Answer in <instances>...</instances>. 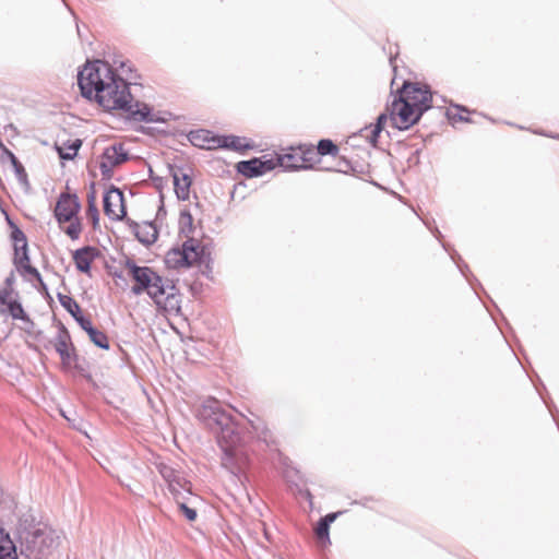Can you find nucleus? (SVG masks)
<instances>
[{
  "mask_svg": "<svg viewBox=\"0 0 559 559\" xmlns=\"http://www.w3.org/2000/svg\"><path fill=\"white\" fill-rule=\"evenodd\" d=\"M177 501H178L179 508L182 511L183 515L189 521H194L195 518H197V511L194 509H192V508H189L186 503L180 502L179 500H177Z\"/></svg>",
  "mask_w": 559,
  "mask_h": 559,
  "instance_id": "obj_33",
  "label": "nucleus"
},
{
  "mask_svg": "<svg viewBox=\"0 0 559 559\" xmlns=\"http://www.w3.org/2000/svg\"><path fill=\"white\" fill-rule=\"evenodd\" d=\"M55 349L60 355L63 362L71 360L72 344L68 331L61 328L55 338Z\"/></svg>",
  "mask_w": 559,
  "mask_h": 559,
  "instance_id": "obj_16",
  "label": "nucleus"
},
{
  "mask_svg": "<svg viewBox=\"0 0 559 559\" xmlns=\"http://www.w3.org/2000/svg\"><path fill=\"white\" fill-rule=\"evenodd\" d=\"M11 293L12 292L10 289H3L0 292V314L7 313L5 305L9 297L11 296Z\"/></svg>",
  "mask_w": 559,
  "mask_h": 559,
  "instance_id": "obj_34",
  "label": "nucleus"
},
{
  "mask_svg": "<svg viewBox=\"0 0 559 559\" xmlns=\"http://www.w3.org/2000/svg\"><path fill=\"white\" fill-rule=\"evenodd\" d=\"M198 416L216 433L217 443L223 453L222 466L235 477L240 478V474L247 465L248 455L240 443V436L231 416L222 408L215 399L204 401Z\"/></svg>",
  "mask_w": 559,
  "mask_h": 559,
  "instance_id": "obj_2",
  "label": "nucleus"
},
{
  "mask_svg": "<svg viewBox=\"0 0 559 559\" xmlns=\"http://www.w3.org/2000/svg\"><path fill=\"white\" fill-rule=\"evenodd\" d=\"M400 97L421 115L431 107V92L418 83H404Z\"/></svg>",
  "mask_w": 559,
  "mask_h": 559,
  "instance_id": "obj_9",
  "label": "nucleus"
},
{
  "mask_svg": "<svg viewBox=\"0 0 559 559\" xmlns=\"http://www.w3.org/2000/svg\"><path fill=\"white\" fill-rule=\"evenodd\" d=\"M81 145H82V141L79 139H75L73 141H68V142L61 143V144L57 143L56 148H57L59 157L61 159L71 160L76 156L78 151L81 147Z\"/></svg>",
  "mask_w": 559,
  "mask_h": 559,
  "instance_id": "obj_19",
  "label": "nucleus"
},
{
  "mask_svg": "<svg viewBox=\"0 0 559 559\" xmlns=\"http://www.w3.org/2000/svg\"><path fill=\"white\" fill-rule=\"evenodd\" d=\"M58 299L61 304V306L68 311L70 312L73 318L76 316V314H80L81 313V308L79 306V304L70 296L68 295H61L59 294L58 295Z\"/></svg>",
  "mask_w": 559,
  "mask_h": 559,
  "instance_id": "obj_26",
  "label": "nucleus"
},
{
  "mask_svg": "<svg viewBox=\"0 0 559 559\" xmlns=\"http://www.w3.org/2000/svg\"><path fill=\"white\" fill-rule=\"evenodd\" d=\"M0 559H21L17 543L3 528H0Z\"/></svg>",
  "mask_w": 559,
  "mask_h": 559,
  "instance_id": "obj_17",
  "label": "nucleus"
},
{
  "mask_svg": "<svg viewBox=\"0 0 559 559\" xmlns=\"http://www.w3.org/2000/svg\"><path fill=\"white\" fill-rule=\"evenodd\" d=\"M12 238L14 240V252L15 255H20V245L21 249H23V259H25L27 262L29 261L28 254H27V241L24 233L20 229H15L12 233Z\"/></svg>",
  "mask_w": 559,
  "mask_h": 559,
  "instance_id": "obj_23",
  "label": "nucleus"
},
{
  "mask_svg": "<svg viewBox=\"0 0 559 559\" xmlns=\"http://www.w3.org/2000/svg\"><path fill=\"white\" fill-rule=\"evenodd\" d=\"M74 319L86 333L94 329L92 322L88 319H85L83 316H81V313L76 314Z\"/></svg>",
  "mask_w": 559,
  "mask_h": 559,
  "instance_id": "obj_35",
  "label": "nucleus"
},
{
  "mask_svg": "<svg viewBox=\"0 0 559 559\" xmlns=\"http://www.w3.org/2000/svg\"><path fill=\"white\" fill-rule=\"evenodd\" d=\"M86 216L91 221L94 229L98 228L99 225V212L95 203L94 193H91L87 198Z\"/></svg>",
  "mask_w": 559,
  "mask_h": 559,
  "instance_id": "obj_24",
  "label": "nucleus"
},
{
  "mask_svg": "<svg viewBox=\"0 0 559 559\" xmlns=\"http://www.w3.org/2000/svg\"><path fill=\"white\" fill-rule=\"evenodd\" d=\"M278 164L284 169L304 168V159L294 154H284L278 156Z\"/></svg>",
  "mask_w": 559,
  "mask_h": 559,
  "instance_id": "obj_22",
  "label": "nucleus"
},
{
  "mask_svg": "<svg viewBox=\"0 0 559 559\" xmlns=\"http://www.w3.org/2000/svg\"><path fill=\"white\" fill-rule=\"evenodd\" d=\"M114 66L116 67V69H119L121 71V74H126L128 71L131 70L124 61L114 60Z\"/></svg>",
  "mask_w": 559,
  "mask_h": 559,
  "instance_id": "obj_36",
  "label": "nucleus"
},
{
  "mask_svg": "<svg viewBox=\"0 0 559 559\" xmlns=\"http://www.w3.org/2000/svg\"><path fill=\"white\" fill-rule=\"evenodd\" d=\"M192 223H193V217H192L191 213L188 210L181 211L180 216H179V225H180L181 231H183V233L191 231Z\"/></svg>",
  "mask_w": 559,
  "mask_h": 559,
  "instance_id": "obj_30",
  "label": "nucleus"
},
{
  "mask_svg": "<svg viewBox=\"0 0 559 559\" xmlns=\"http://www.w3.org/2000/svg\"><path fill=\"white\" fill-rule=\"evenodd\" d=\"M11 158H12V163L15 167V171H16V175H17L20 181L23 183H26L27 182L26 173H25L23 166L17 162L16 157L13 154H11Z\"/></svg>",
  "mask_w": 559,
  "mask_h": 559,
  "instance_id": "obj_32",
  "label": "nucleus"
},
{
  "mask_svg": "<svg viewBox=\"0 0 559 559\" xmlns=\"http://www.w3.org/2000/svg\"><path fill=\"white\" fill-rule=\"evenodd\" d=\"M5 309L14 320L29 321V318L25 313L21 302L16 299H11L9 297Z\"/></svg>",
  "mask_w": 559,
  "mask_h": 559,
  "instance_id": "obj_21",
  "label": "nucleus"
},
{
  "mask_svg": "<svg viewBox=\"0 0 559 559\" xmlns=\"http://www.w3.org/2000/svg\"><path fill=\"white\" fill-rule=\"evenodd\" d=\"M329 528L328 523L322 521H319L316 527V535L322 547H326L330 544Z\"/></svg>",
  "mask_w": 559,
  "mask_h": 559,
  "instance_id": "obj_27",
  "label": "nucleus"
},
{
  "mask_svg": "<svg viewBox=\"0 0 559 559\" xmlns=\"http://www.w3.org/2000/svg\"><path fill=\"white\" fill-rule=\"evenodd\" d=\"M175 192L179 200L186 201L190 197L191 178L182 171L174 173Z\"/></svg>",
  "mask_w": 559,
  "mask_h": 559,
  "instance_id": "obj_18",
  "label": "nucleus"
},
{
  "mask_svg": "<svg viewBox=\"0 0 559 559\" xmlns=\"http://www.w3.org/2000/svg\"><path fill=\"white\" fill-rule=\"evenodd\" d=\"M87 334H88L91 342H93L99 348H103V349L109 348L108 337L103 331H99L96 328H94L90 332H87Z\"/></svg>",
  "mask_w": 559,
  "mask_h": 559,
  "instance_id": "obj_25",
  "label": "nucleus"
},
{
  "mask_svg": "<svg viewBox=\"0 0 559 559\" xmlns=\"http://www.w3.org/2000/svg\"><path fill=\"white\" fill-rule=\"evenodd\" d=\"M337 146L331 140H320L318 144V153L320 155L337 154Z\"/></svg>",
  "mask_w": 559,
  "mask_h": 559,
  "instance_id": "obj_28",
  "label": "nucleus"
},
{
  "mask_svg": "<svg viewBox=\"0 0 559 559\" xmlns=\"http://www.w3.org/2000/svg\"><path fill=\"white\" fill-rule=\"evenodd\" d=\"M128 153L121 143H115L106 147L102 154L99 169L104 177L109 178L116 166L128 160Z\"/></svg>",
  "mask_w": 559,
  "mask_h": 559,
  "instance_id": "obj_10",
  "label": "nucleus"
},
{
  "mask_svg": "<svg viewBox=\"0 0 559 559\" xmlns=\"http://www.w3.org/2000/svg\"><path fill=\"white\" fill-rule=\"evenodd\" d=\"M14 535L21 559H48L61 543L60 532L31 512L19 518Z\"/></svg>",
  "mask_w": 559,
  "mask_h": 559,
  "instance_id": "obj_3",
  "label": "nucleus"
},
{
  "mask_svg": "<svg viewBox=\"0 0 559 559\" xmlns=\"http://www.w3.org/2000/svg\"><path fill=\"white\" fill-rule=\"evenodd\" d=\"M336 513H330L324 518L320 519V521L328 523V525L330 526V524L336 519Z\"/></svg>",
  "mask_w": 559,
  "mask_h": 559,
  "instance_id": "obj_37",
  "label": "nucleus"
},
{
  "mask_svg": "<svg viewBox=\"0 0 559 559\" xmlns=\"http://www.w3.org/2000/svg\"><path fill=\"white\" fill-rule=\"evenodd\" d=\"M271 169H273L272 160L262 162L258 158H252L250 160H242L237 164L238 173L247 178L261 176Z\"/></svg>",
  "mask_w": 559,
  "mask_h": 559,
  "instance_id": "obj_12",
  "label": "nucleus"
},
{
  "mask_svg": "<svg viewBox=\"0 0 559 559\" xmlns=\"http://www.w3.org/2000/svg\"><path fill=\"white\" fill-rule=\"evenodd\" d=\"M15 260H16V262L19 263V265H20V266H22V267H24V270H25L28 274H31V275H33V276H35V277H37L38 280L40 278V274H39V272L37 271V269H36V267L31 266V265H29V261L27 262L25 259H23V249H21V248H20V255H19V257H17V255H15Z\"/></svg>",
  "mask_w": 559,
  "mask_h": 559,
  "instance_id": "obj_31",
  "label": "nucleus"
},
{
  "mask_svg": "<svg viewBox=\"0 0 559 559\" xmlns=\"http://www.w3.org/2000/svg\"><path fill=\"white\" fill-rule=\"evenodd\" d=\"M130 226L136 239L145 246L154 243L158 237L157 229L153 223L138 224L132 222Z\"/></svg>",
  "mask_w": 559,
  "mask_h": 559,
  "instance_id": "obj_14",
  "label": "nucleus"
},
{
  "mask_svg": "<svg viewBox=\"0 0 559 559\" xmlns=\"http://www.w3.org/2000/svg\"><path fill=\"white\" fill-rule=\"evenodd\" d=\"M200 259L199 245L190 239L181 248H173L166 253L165 263L168 269L189 267Z\"/></svg>",
  "mask_w": 559,
  "mask_h": 559,
  "instance_id": "obj_6",
  "label": "nucleus"
},
{
  "mask_svg": "<svg viewBox=\"0 0 559 559\" xmlns=\"http://www.w3.org/2000/svg\"><path fill=\"white\" fill-rule=\"evenodd\" d=\"M82 95L92 98L107 110H122L134 121H156L148 105L133 103L127 80L117 74L107 61L87 63L78 74Z\"/></svg>",
  "mask_w": 559,
  "mask_h": 559,
  "instance_id": "obj_1",
  "label": "nucleus"
},
{
  "mask_svg": "<svg viewBox=\"0 0 559 559\" xmlns=\"http://www.w3.org/2000/svg\"><path fill=\"white\" fill-rule=\"evenodd\" d=\"M104 212L112 221L126 217L123 193L120 189L111 187L104 195Z\"/></svg>",
  "mask_w": 559,
  "mask_h": 559,
  "instance_id": "obj_11",
  "label": "nucleus"
},
{
  "mask_svg": "<svg viewBox=\"0 0 559 559\" xmlns=\"http://www.w3.org/2000/svg\"><path fill=\"white\" fill-rule=\"evenodd\" d=\"M128 275L135 282L131 292L134 295L146 293L159 309L168 313L180 310V295L176 286L148 266H139L133 260H127Z\"/></svg>",
  "mask_w": 559,
  "mask_h": 559,
  "instance_id": "obj_4",
  "label": "nucleus"
},
{
  "mask_svg": "<svg viewBox=\"0 0 559 559\" xmlns=\"http://www.w3.org/2000/svg\"><path fill=\"white\" fill-rule=\"evenodd\" d=\"M81 203L75 194L61 193L55 206V217L63 230L72 240L80 238L82 223L79 217Z\"/></svg>",
  "mask_w": 559,
  "mask_h": 559,
  "instance_id": "obj_5",
  "label": "nucleus"
},
{
  "mask_svg": "<svg viewBox=\"0 0 559 559\" xmlns=\"http://www.w3.org/2000/svg\"><path fill=\"white\" fill-rule=\"evenodd\" d=\"M386 121H388L386 114H381L378 117L377 123L371 128V132H370V142L371 143L374 144L377 142V138L380 134V132L382 131L383 126L385 124Z\"/></svg>",
  "mask_w": 559,
  "mask_h": 559,
  "instance_id": "obj_29",
  "label": "nucleus"
},
{
  "mask_svg": "<svg viewBox=\"0 0 559 559\" xmlns=\"http://www.w3.org/2000/svg\"><path fill=\"white\" fill-rule=\"evenodd\" d=\"M156 467L176 500L185 499L186 495L191 493L190 483L179 471L164 462L158 463Z\"/></svg>",
  "mask_w": 559,
  "mask_h": 559,
  "instance_id": "obj_8",
  "label": "nucleus"
},
{
  "mask_svg": "<svg viewBox=\"0 0 559 559\" xmlns=\"http://www.w3.org/2000/svg\"><path fill=\"white\" fill-rule=\"evenodd\" d=\"M421 117L404 98H394L390 106V118L393 126L399 130H407L415 124Z\"/></svg>",
  "mask_w": 559,
  "mask_h": 559,
  "instance_id": "obj_7",
  "label": "nucleus"
},
{
  "mask_svg": "<svg viewBox=\"0 0 559 559\" xmlns=\"http://www.w3.org/2000/svg\"><path fill=\"white\" fill-rule=\"evenodd\" d=\"M189 141L201 148H215L218 147L219 136H214L207 130H195L191 131L188 135Z\"/></svg>",
  "mask_w": 559,
  "mask_h": 559,
  "instance_id": "obj_15",
  "label": "nucleus"
},
{
  "mask_svg": "<svg viewBox=\"0 0 559 559\" xmlns=\"http://www.w3.org/2000/svg\"><path fill=\"white\" fill-rule=\"evenodd\" d=\"M97 255L96 248L86 246L73 252V261L80 272L90 274L91 264Z\"/></svg>",
  "mask_w": 559,
  "mask_h": 559,
  "instance_id": "obj_13",
  "label": "nucleus"
},
{
  "mask_svg": "<svg viewBox=\"0 0 559 559\" xmlns=\"http://www.w3.org/2000/svg\"><path fill=\"white\" fill-rule=\"evenodd\" d=\"M218 147L241 151V150L248 148L249 144L246 143L245 138L228 135V136H219Z\"/></svg>",
  "mask_w": 559,
  "mask_h": 559,
  "instance_id": "obj_20",
  "label": "nucleus"
}]
</instances>
